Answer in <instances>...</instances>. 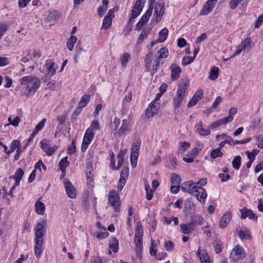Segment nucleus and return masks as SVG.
<instances>
[{
  "instance_id": "37",
  "label": "nucleus",
  "mask_w": 263,
  "mask_h": 263,
  "mask_svg": "<svg viewBox=\"0 0 263 263\" xmlns=\"http://www.w3.org/2000/svg\"><path fill=\"white\" fill-rule=\"evenodd\" d=\"M218 74H219L218 68L216 66H214L211 69L209 77V79L211 80H215L218 78Z\"/></svg>"
},
{
  "instance_id": "63",
  "label": "nucleus",
  "mask_w": 263,
  "mask_h": 263,
  "mask_svg": "<svg viewBox=\"0 0 263 263\" xmlns=\"http://www.w3.org/2000/svg\"><path fill=\"white\" fill-rule=\"evenodd\" d=\"M47 20L49 23L53 24L56 22V16L54 14L50 13L47 16Z\"/></svg>"
},
{
  "instance_id": "17",
  "label": "nucleus",
  "mask_w": 263,
  "mask_h": 263,
  "mask_svg": "<svg viewBox=\"0 0 263 263\" xmlns=\"http://www.w3.org/2000/svg\"><path fill=\"white\" fill-rule=\"evenodd\" d=\"M165 12L164 4L162 3H157L155 5V14L157 16V22H159Z\"/></svg>"
},
{
  "instance_id": "6",
  "label": "nucleus",
  "mask_w": 263,
  "mask_h": 263,
  "mask_svg": "<svg viewBox=\"0 0 263 263\" xmlns=\"http://www.w3.org/2000/svg\"><path fill=\"white\" fill-rule=\"evenodd\" d=\"M108 200L110 205L117 211L120 206V197L119 194L115 190L110 191L108 194Z\"/></svg>"
},
{
  "instance_id": "51",
  "label": "nucleus",
  "mask_w": 263,
  "mask_h": 263,
  "mask_svg": "<svg viewBox=\"0 0 263 263\" xmlns=\"http://www.w3.org/2000/svg\"><path fill=\"white\" fill-rule=\"evenodd\" d=\"M160 59H158V58H156L152 63V67H151V71L153 72V74L156 72V71L158 69V68L160 66Z\"/></svg>"
},
{
  "instance_id": "22",
  "label": "nucleus",
  "mask_w": 263,
  "mask_h": 263,
  "mask_svg": "<svg viewBox=\"0 0 263 263\" xmlns=\"http://www.w3.org/2000/svg\"><path fill=\"white\" fill-rule=\"evenodd\" d=\"M58 66L52 60H47L46 62L45 67L48 74L53 76Z\"/></svg>"
},
{
  "instance_id": "32",
  "label": "nucleus",
  "mask_w": 263,
  "mask_h": 263,
  "mask_svg": "<svg viewBox=\"0 0 263 263\" xmlns=\"http://www.w3.org/2000/svg\"><path fill=\"white\" fill-rule=\"evenodd\" d=\"M92 168L91 167V166H87L86 167V170H85L86 177L87 178V179L88 180L89 184L91 186H93V182L92 181V179H91V177L93 175V174L92 173Z\"/></svg>"
},
{
  "instance_id": "36",
  "label": "nucleus",
  "mask_w": 263,
  "mask_h": 263,
  "mask_svg": "<svg viewBox=\"0 0 263 263\" xmlns=\"http://www.w3.org/2000/svg\"><path fill=\"white\" fill-rule=\"evenodd\" d=\"M197 254L200 257L202 263H210V257L207 253H200V249H198L197 252Z\"/></svg>"
},
{
  "instance_id": "57",
  "label": "nucleus",
  "mask_w": 263,
  "mask_h": 263,
  "mask_svg": "<svg viewBox=\"0 0 263 263\" xmlns=\"http://www.w3.org/2000/svg\"><path fill=\"white\" fill-rule=\"evenodd\" d=\"M223 247L221 243L216 240L215 243V252L216 253H219L222 251Z\"/></svg>"
},
{
  "instance_id": "52",
  "label": "nucleus",
  "mask_w": 263,
  "mask_h": 263,
  "mask_svg": "<svg viewBox=\"0 0 263 263\" xmlns=\"http://www.w3.org/2000/svg\"><path fill=\"white\" fill-rule=\"evenodd\" d=\"M18 147H20V141L18 140H13L12 142L11 146L10 147V153H11L12 152H14L15 149H17Z\"/></svg>"
},
{
  "instance_id": "54",
  "label": "nucleus",
  "mask_w": 263,
  "mask_h": 263,
  "mask_svg": "<svg viewBox=\"0 0 263 263\" xmlns=\"http://www.w3.org/2000/svg\"><path fill=\"white\" fill-rule=\"evenodd\" d=\"M46 121V119L44 118L41 122H40L37 124V125L36 126V127L34 130V132H35V133H36L37 134V133L44 127Z\"/></svg>"
},
{
  "instance_id": "24",
  "label": "nucleus",
  "mask_w": 263,
  "mask_h": 263,
  "mask_svg": "<svg viewBox=\"0 0 263 263\" xmlns=\"http://www.w3.org/2000/svg\"><path fill=\"white\" fill-rule=\"evenodd\" d=\"M232 121V118L231 117H227L226 118L221 119L213 123L210 126L209 128L214 129L218 127V126L230 123Z\"/></svg>"
},
{
  "instance_id": "7",
  "label": "nucleus",
  "mask_w": 263,
  "mask_h": 263,
  "mask_svg": "<svg viewBox=\"0 0 263 263\" xmlns=\"http://www.w3.org/2000/svg\"><path fill=\"white\" fill-rule=\"evenodd\" d=\"M153 10V4H151L145 14L142 15L140 21L137 23L136 26V30L138 31L140 30L142 27L146 23L152 15Z\"/></svg>"
},
{
  "instance_id": "27",
  "label": "nucleus",
  "mask_w": 263,
  "mask_h": 263,
  "mask_svg": "<svg viewBox=\"0 0 263 263\" xmlns=\"http://www.w3.org/2000/svg\"><path fill=\"white\" fill-rule=\"evenodd\" d=\"M95 134L90 129H87L83 137V141L87 144H90L94 138Z\"/></svg>"
},
{
  "instance_id": "25",
  "label": "nucleus",
  "mask_w": 263,
  "mask_h": 263,
  "mask_svg": "<svg viewBox=\"0 0 263 263\" xmlns=\"http://www.w3.org/2000/svg\"><path fill=\"white\" fill-rule=\"evenodd\" d=\"M241 217L242 219H245L246 217H249L251 219L256 220L257 216L253 213L251 210L247 208H243L240 211Z\"/></svg>"
},
{
  "instance_id": "1",
  "label": "nucleus",
  "mask_w": 263,
  "mask_h": 263,
  "mask_svg": "<svg viewBox=\"0 0 263 263\" xmlns=\"http://www.w3.org/2000/svg\"><path fill=\"white\" fill-rule=\"evenodd\" d=\"M20 83L21 85L26 86L27 96L33 95L41 85L39 79L32 76L22 77L20 80Z\"/></svg>"
},
{
  "instance_id": "8",
  "label": "nucleus",
  "mask_w": 263,
  "mask_h": 263,
  "mask_svg": "<svg viewBox=\"0 0 263 263\" xmlns=\"http://www.w3.org/2000/svg\"><path fill=\"white\" fill-rule=\"evenodd\" d=\"M140 144L141 141L139 139H136L132 144L131 148L130 161L133 167H134V166H133V159H134L135 160H137L138 158Z\"/></svg>"
},
{
  "instance_id": "39",
  "label": "nucleus",
  "mask_w": 263,
  "mask_h": 263,
  "mask_svg": "<svg viewBox=\"0 0 263 263\" xmlns=\"http://www.w3.org/2000/svg\"><path fill=\"white\" fill-rule=\"evenodd\" d=\"M129 124L127 120H123L122 125L120 128L118 132L121 135L125 134L128 130Z\"/></svg>"
},
{
  "instance_id": "5",
  "label": "nucleus",
  "mask_w": 263,
  "mask_h": 263,
  "mask_svg": "<svg viewBox=\"0 0 263 263\" xmlns=\"http://www.w3.org/2000/svg\"><path fill=\"white\" fill-rule=\"evenodd\" d=\"M187 86L186 85L178 87L177 91L176 96L174 99V105L175 108L180 107L184 97L185 95L186 90Z\"/></svg>"
},
{
  "instance_id": "56",
  "label": "nucleus",
  "mask_w": 263,
  "mask_h": 263,
  "mask_svg": "<svg viewBox=\"0 0 263 263\" xmlns=\"http://www.w3.org/2000/svg\"><path fill=\"white\" fill-rule=\"evenodd\" d=\"M76 149L75 142L74 140H72L71 145L67 149V154L69 155L73 154L76 152Z\"/></svg>"
},
{
  "instance_id": "33",
  "label": "nucleus",
  "mask_w": 263,
  "mask_h": 263,
  "mask_svg": "<svg viewBox=\"0 0 263 263\" xmlns=\"http://www.w3.org/2000/svg\"><path fill=\"white\" fill-rule=\"evenodd\" d=\"M143 234V227L141 223H137L135 230V238H142Z\"/></svg>"
},
{
  "instance_id": "10",
  "label": "nucleus",
  "mask_w": 263,
  "mask_h": 263,
  "mask_svg": "<svg viewBox=\"0 0 263 263\" xmlns=\"http://www.w3.org/2000/svg\"><path fill=\"white\" fill-rule=\"evenodd\" d=\"M251 40L249 38H246L241 44L238 46L236 52L234 53L230 58H233L239 54L242 51L247 50L249 51L251 49Z\"/></svg>"
},
{
  "instance_id": "34",
  "label": "nucleus",
  "mask_w": 263,
  "mask_h": 263,
  "mask_svg": "<svg viewBox=\"0 0 263 263\" xmlns=\"http://www.w3.org/2000/svg\"><path fill=\"white\" fill-rule=\"evenodd\" d=\"M67 157L62 158L59 162V167L62 172L65 173L66 168L69 164V162L67 160Z\"/></svg>"
},
{
  "instance_id": "45",
  "label": "nucleus",
  "mask_w": 263,
  "mask_h": 263,
  "mask_svg": "<svg viewBox=\"0 0 263 263\" xmlns=\"http://www.w3.org/2000/svg\"><path fill=\"white\" fill-rule=\"evenodd\" d=\"M130 59V54L128 53H125L123 56L120 58L121 64L123 67H125L127 65V62Z\"/></svg>"
},
{
  "instance_id": "31",
  "label": "nucleus",
  "mask_w": 263,
  "mask_h": 263,
  "mask_svg": "<svg viewBox=\"0 0 263 263\" xmlns=\"http://www.w3.org/2000/svg\"><path fill=\"white\" fill-rule=\"evenodd\" d=\"M134 243L135 244V251L136 254L138 255L142 251V238H135Z\"/></svg>"
},
{
  "instance_id": "46",
  "label": "nucleus",
  "mask_w": 263,
  "mask_h": 263,
  "mask_svg": "<svg viewBox=\"0 0 263 263\" xmlns=\"http://www.w3.org/2000/svg\"><path fill=\"white\" fill-rule=\"evenodd\" d=\"M148 32H149V31H148V29H147V30L144 29V30H143L140 34V36H139L138 39V40H137V43H139V44H141L142 41H143L144 39H145L148 34Z\"/></svg>"
},
{
  "instance_id": "43",
  "label": "nucleus",
  "mask_w": 263,
  "mask_h": 263,
  "mask_svg": "<svg viewBox=\"0 0 263 263\" xmlns=\"http://www.w3.org/2000/svg\"><path fill=\"white\" fill-rule=\"evenodd\" d=\"M232 166L235 170H238L240 168L241 164V157L239 156H236L233 159L232 162Z\"/></svg>"
},
{
  "instance_id": "9",
  "label": "nucleus",
  "mask_w": 263,
  "mask_h": 263,
  "mask_svg": "<svg viewBox=\"0 0 263 263\" xmlns=\"http://www.w3.org/2000/svg\"><path fill=\"white\" fill-rule=\"evenodd\" d=\"M63 183L68 197L71 199L75 198L76 197L77 191L72 183L69 180L65 179Z\"/></svg>"
},
{
  "instance_id": "11",
  "label": "nucleus",
  "mask_w": 263,
  "mask_h": 263,
  "mask_svg": "<svg viewBox=\"0 0 263 263\" xmlns=\"http://www.w3.org/2000/svg\"><path fill=\"white\" fill-rule=\"evenodd\" d=\"M198 186V185H197L195 183L192 181H187L182 184L181 190L184 192H187L193 195V194H195Z\"/></svg>"
},
{
  "instance_id": "40",
  "label": "nucleus",
  "mask_w": 263,
  "mask_h": 263,
  "mask_svg": "<svg viewBox=\"0 0 263 263\" xmlns=\"http://www.w3.org/2000/svg\"><path fill=\"white\" fill-rule=\"evenodd\" d=\"M168 50L165 47L161 48L157 52V58H158V59L166 58L168 56Z\"/></svg>"
},
{
  "instance_id": "28",
  "label": "nucleus",
  "mask_w": 263,
  "mask_h": 263,
  "mask_svg": "<svg viewBox=\"0 0 263 263\" xmlns=\"http://www.w3.org/2000/svg\"><path fill=\"white\" fill-rule=\"evenodd\" d=\"M153 53L149 52L146 55L144 62L145 63V67L147 71H151V67L153 59Z\"/></svg>"
},
{
  "instance_id": "61",
  "label": "nucleus",
  "mask_w": 263,
  "mask_h": 263,
  "mask_svg": "<svg viewBox=\"0 0 263 263\" xmlns=\"http://www.w3.org/2000/svg\"><path fill=\"white\" fill-rule=\"evenodd\" d=\"M263 22V15H260L258 16L256 22H255L254 25L255 28H259Z\"/></svg>"
},
{
  "instance_id": "64",
  "label": "nucleus",
  "mask_w": 263,
  "mask_h": 263,
  "mask_svg": "<svg viewBox=\"0 0 263 263\" xmlns=\"http://www.w3.org/2000/svg\"><path fill=\"white\" fill-rule=\"evenodd\" d=\"M102 259L99 256L96 255L91 257L90 263H102Z\"/></svg>"
},
{
  "instance_id": "19",
  "label": "nucleus",
  "mask_w": 263,
  "mask_h": 263,
  "mask_svg": "<svg viewBox=\"0 0 263 263\" xmlns=\"http://www.w3.org/2000/svg\"><path fill=\"white\" fill-rule=\"evenodd\" d=\"M232 218L231 214L227 212L224 214L221 217L219 221V226L221 229L226 228Z\"/></svg>"
},
{
  "instance_id": "12",
  "label": "nucleus",
  "mask_w": 263,
  "mask_h": 263,
  "mask_svg": "<svg viewBox=\"0 0 263 263\" xmlns=\"http://www.w3.org/2000/svg\"><path fill=\"white\" fill-rule=\"evenodd\" d=\"M159 108V103L158 100H155L153 101L147 107L145 111V115L147 118H151L154 116L157 112Z\"/></svg>"
},
{
  "instance_id": "35",
  "label": "nucleus",
  "mask_w": 263,
  "mask_h": 263,
  "mask_svg": "<svg viewBox=\"0 0 263 263\" xmlns=\"http://www.w3.org/2000/svg\"><path fill=\"white\" fill-rule=\"evenodd\" d=\"M90 96L89 95H85L83 96L79 102V108H82L85 107L89 101Z\"/></svg>"
},
{
  "instance_id": "30",
  "label": "nucleus",
  "mask_w": 263,
  "mask_h": 263,
  "mask_svg": "<svg viewBox=\"0 0 263 263\" xmlns=\"http://www.w3.org/2000/svg\"><path fill=\"white\" fill-rule=\"evenodd\" d=\"M144 182L146 193V199L148 200H151L153 198L154 190L150 187L149 183L147 181H144Z\"/></svg>"
},
{
  "instance_id": "41",
  "label": "nucleus",
  "mask_w": 263,
  "mask_h": 263,
  "mask_svg": "<svg viewBox=\"0 0 263 263\" xmlns=\"http://www.w3.org/2000/svg\"><path fill=\"white\" fill-rule=\"evenodd\" d=\"M223 156V153L221 152L220 148H217L213 149L210 154V156L212 159H216L219 157H221Z\"/></svg>"
},
{
  "instance_id": "2",
  "label": "nucleus",
  "mask_w": 263,
  "mask_h": 263,
  "mask_svg": "<svg viewBox=\"0 0 263 263\" xmlns=\"http://www.w3.org/2000/svg\"><path fill=\"white\" fill-rule=\"evenodd\" d=\"M76 55L74 61L76 63H85L88 62L91 60L90 53L84 50L82 47H76Z\"/></svg>"
},
{
  "instance_id": "13",
  "label": "nucleus",
  "mask_w": 263,
  "mask_h": 263,
  "mask_svg": "<svg viewBox=\"0 0 263 263\" xmlns=\"http://www.w3.org/2000/svg\"><path fill=\"white\" fill-rule=\"evenodd\" d=\"M217 0H208L200 12L201 15H207L210 13L214 8Z\"/></svg>"
},
{
  "instance_id": "18",
  "label": "nucleus",
  "mask_w": 263,
  "mask_h": 263,
  "mask_svg": "<svg viewBox=\"0 0 263 263\" xmlns=\"http://www.w3.org/2000/svg\"><path fill=\"white\" fill-rule=\"evenodd\" d=\"M170 68L171 70V80L176 81L179 78L181 69L180 66L175 64H172Z\"/></svg>"
},
{
  "instance_id": "55",
  "label": "nucleus",
  "mask_w": 263,
  "mask_h": 263,
  "mask_svg": "<svg viewBox=\"0 0 263 263\" xmlns=\"http://www.w3.org/2000/svg\"><path fill=\"white\" fill-rule=\"evenodd\" d=\"M194 57H185L182 59V64L184 66H186L194 61Z\"/></svg>"
},
{
  "instance_id": "26",
  "label": "nucleus",
  "mask_w": 263,
  "mask_h": 263,
  "mask_svg": "<svg viewBox=\"0 0 263 263\" xmlns=\"http://www.w3.org/2000/svg\"><path fill=\"white\" fill-rule=\"evenodd\" d=\"M109 254L111 253V251H112L114 253H117L118 252L119 248V242L117 239L114 237L111 238L109 245Z\"/></svg>"
},
{
  "instance_id": "21",
  "label": "nucleus",
  "mask_w": 263,
  "mask_h": 263,
  "mask_svg": "<svg viewBox=\"0 0 263 263\" xmlns=\"http://www.w3.org/2000/svg\"><path fill=\"white\" fill-rule=\"evenodd\" d=\"M202 95L203 90L201 89L198 90L194 95L192 99L190 100L187 107L190 108L195 106L196 104L201 99Z\"/></svg>"
},
{
  "instance_id": "15",
  "label": "nucleus",
  "mask_w": 263,
  "mask_h": 263,
  "mask_svg": "<svg viewBox=\"0 0 263 263\" xmlns=\"http://www.w3.org/2000/svg\"><path fill=\"white\" fill-rule=\"evenodd\" d=\"M44 226L43 223H39L35 229V242H37L38 244L43 241Z\"/></svg>"
},
{
  "instance_id": "50",
  "label": "nucleus",
  "mask_w": 263,
  "mask_h": 263,
  "mask_svg": "<svg viewBox=\"0 0 263 263\" xmlns=\"http://www.w3.org/2000/svg\"><path fill=\"white\" fill-rule=\"evenodd\" d=\"M239 236L241 239H251L252 238L250 232L248 231H240L239 232Z\"/></svg>"
},
{
  "instance_id": "23",
  "label": "nucleus",
  "mask_w": 263,
  "mask_h": 263,
  "mask_svg": "<svg viewBox=\"0 0 263 263\" xmlns=\"http://www.w3.org/2000/svg\"><path fill=\"white\" fill-rule=\"evenodd\" d=\"M194 222L192 221L187 224H181L180 225V231L185 234L191 233L194 230Z\"/></svg>"
},
{
  "instance_id": "47",
  "label": "nucleus",
  "mask_w": 263,
  "mask_h": 263,
  "mask_svg": "<svg viewBox=\"0 0 263 263\" xmlns=\"http://www.w3.org/2000/svg\"><path fill=\"white\" fill-rule=\"evenodd\" d=\"M87 129H90L91 132L100 130V125L98 120H93L91 123L90 126Z\"/></svg>"
},
{
  "instance_id": "29",
  "label": "nucleus",
  "mask_w": 263,
  "mask_h": 263,
  "mask_svg": "<svg viewBox=\"0 0 263 263\" xmlns=\"http://www.w3.org/2000/svg\"><path fill=\"white\" fill-rule=\"evenodd\" d=\"M35 212L37 214L43 215L45 213V206L44 203L38 201L35 204Z\"/></svg>"
},
{
  "instance_id": "14",
  "label": "nucleus",
  "mask_w": 263,
  "mask_h": 263,
  "mask_svg": "<svg viewBox=\"0 0 263 263\" xmlns=\"http://www.w3.org/2000/svg\"><path fill=\"white\" fill-rule=\"evenodd\" d=\"M193 195L195 196L197 199L202 204L205 203L207 194L205 190L201 186H198Z\"/></svg>"
},
{
  "instance_id": "49",
  "label": "nucleus",
  "mask_w": 263,
  "mask_h": 263,
  "mask_svg": "<svg viewBox=\"0 0 263 263\" xmlns=\"http://www.w3.org/2000/svg\"><path fill=\"white\" fill-rule=\"evenodd\" d=\"M24 174V172L22 168H18L15 173V174L13 176L10 177V178L12 179H22Z\"/></svg>"
},
{
  "instance_id": "38",
  "label": "nucleus",
  "mask_w": 263,
  "mask_h": 263,
  "mask_svg": "<svg viewBox=\"0 0 263 263\" xmlns=\"http://www.w3.org/2000/svg\"><path fill=\"white\" fill-rule=\"evenodd\" d=\"M77 41V37L76 36H71L67 43V47L69 50L72 51L73 49L74 45Z\"/></svg>"
},
{
  "instance_id": "42",
  "label": "nucleus",
  "mask_w": 263,
  "mask_h": 263,
  "mask_svg": "<svg viewBox=\"0 0 263 263\" xmlns=\"http://www.w3.org/2000/svg\"><path fill=\"white\" fill-rule=\"evenodd\" d=\"M124 154L125 153L121 151L117 155V158L118 159L117 166L116 167V170H119L121 166H122L123 162H124Z\"/></svg>"
},
{
  "instance_id": "20",
  "label": "nucleus",
  "mask_w": 263,
  "mask_h": 263,
  "mask_svg": "<svg viewBox=\"0 0 263 263\" xmlns=\"http://www.w3.org/2000/svg\"><path fill=\"white\" fill-rule=\"evenodd\" d=\"M168 31L167 28H163L159 33V38L155 41H153L151 43V46L158 43L164 42L167 38Z\"/></svg>"
},
{
  "instance_id": "59",
  "label": "nucleus",
  "mask_w": 263,
  "mask_h": 263,
  "mask_svg": "<svg viewBox=\"0 0 263 263\" xmlns=\"http://www.w3.org/2000/svg\"><path fill=\"white\" fill-rule=\"evenodd\" d=\"M57 147L55 146H51L49 145L46 151L45 152V153L48 156H51L54 153Z\"/></svg>"
},
{
  "instance_id": "62",
  "label": "nucleus",
  "mask_w": 263,
  "mask_h": 263,
  "mask_svg": "<svg viewBox=\"0 0 263 263\" xmlns=\"http://www.w3.org/2000/svg\"><path fill=\"white\" fill-rule=\"evenodd\" d=\"M107 9V8H106L105 6H100L98 8V14L100 16L102 17L104 13L106 12V10Z\"/></svg>"
},
{
  "instance_id": "60",
  "label": "nucleus",
  "mask_w": 263,
  "mask_h": 263,
  "mask_svg": "<svg viewBox=\"0 0 263 263\" xmlns=\"http://www.w3.org/2000/svg\"><path fill=\"white\" fill-rule=\"evenodd\" d=\"M41 166H42V168L44 170L46 171L47 167L46 165L43 163L42 160H39L35 165V168L39 170L40 171H41Z\"/></svg>"
},
{
  "instance_id": "16",
  "label": "nucleus",
  "mask_w": 263,
  "mask_h": 263,
  "mask_svg": "<svg viewBox=\"0 0 263 263\" xmlns=\"http://www.w3.org/2000/svg\"><path fill=\"white\" fill-rule=\"evenodd\" d=\"M114 10L111 9L109 10L107 14L105 16L103 19L102 23V28L106 29L110 27L111 25L112 19L114 17Z\"/></svg>"
},
{
  "instance_id": "3",
  "label": "nucleus",
  "mask_w": 263,
  "mask_h": 263,
  "mask_svg": "<svg viewBox=\"0 0 263 263\" xmlns=\"http://www.w3.org/2000/svg\"><path fill=\"white\" fill-rule=\"evenodd\" d=\"M246 256L244 249L239 245L236 246L232 250L230 259L232 261H237L243 259Z\"/></svg>"
},
{
  "instance_id": "44",
  "label": "nucleus",
  "mask_w": 263,
  "mask_h": 263,
  "mask_svg": "<svg viewBox=\"0 0 263 263\" xmlns=\"http://www.w3.org/2000/svg\"><path fill=\"white\" fill-rule=\"evenodd\" d=\"M42 245V242H40L38 244L37 242H35L34 246V253L37 258H39L41 256Z\"/></svg>"
},
{
  "instance_id": "48",
  "label": "nucleus",
  "mask_w": 263,
  "mask_h": 263,
  "mask_svg": "<svg viewBox=\"0 0 263 263\" xmlns=\"http://www.w3.org/2000/svg\"><path fill=\"white\" fill-rule=\"evenodd\" d=\"M171 181L173 185H180L181 183V178L179 175L173 174L171 177Z\"/></svg>"
},
{
  "instance_id": "4",
  "label": "nucleus",
  "mask_w": 263,
  "mask_h": 263,
  "mask_svg": "<svg viewBox=\"0 0 263 263\" xmlns=\"http://www.w3.org/2000/svg\"><path fill=\"white\" fill-rule=\"evenodd\" d=\"M144 0H137L134 5L131 12L130 16L129 18V23H132L141 12L144 5Z\"/></svg>"
},
{
  "instance_id": "53",
  "label": "nucleus",
  "mask_w": 263,
  "mask_h": 263,
  "mask_svg": "<svg viewBox=\"0 0 263 263\" xmlns=\"http://www.w3.org/2000/svg\"><path fill=\"white\" fill-rule=\"evenodd\" d=\"M8 120L9 124H11L14 127L17 126L21 121L20 118L18 116L16 117L13 120H12L11 117H9Z\"/></svg>"
},
{
  "instance_id": "58",
  "label": "nucleus",
  "mask_w": 263,
  "mask_h": 263,
  "mask_svg": "<svg viewBox=\"0 0 263 263\" xmlns=\"http://www.w3.org/2000/svg\"><path fill=\"white\" fill-rule=\"evenodd\" d=\"M242 1V0H231L229 5L230 7L232 9H235L237 8L238 4Z\"/></svg>"
}]
</instances>
